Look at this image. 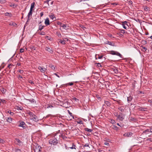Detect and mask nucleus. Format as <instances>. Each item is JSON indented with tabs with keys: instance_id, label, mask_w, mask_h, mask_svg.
I'll use <instances>...</instances> for the list:
<instances>
[{
	"instance_id": "nucleus-1",
	"label": "nucleus",
	"mask_w": 152,
	"mask_h": 152,
	"mask_svg": "<svg viewBox=\"0 0 152 152\" xmlns=\"http://www.w3.org/2000/svg\"><path fill=\"white\" fill-rule=\"evenodd\" d=\"M58 142V140L55 137H53L49 140V143L52 145H56Z\"/></svg>"
},
{
	"instance_id": "nucleus-2",
	"label": "nucleus",
	"mask_w": 152,
	"mask_h": 152,
	"mask_svg": "<svg viewBox=\"0 0 152 152\" xmlns=\"http://www.w3.org/2000/svg\"><path fill=\"white\" fill-rule=\"evenodd\" d=\"M110 53L113 55H116L117 56H119L120 57L122 58V56L118 52L115 51H111Z\"/></svg>"
},
{
	"instance_id": "nucleus-3",
	"label": "nucleus",
	"mask_w": 152,
	"mask_h": 152,
	"mask_svg": "<svg viewBox=\"0 0 152 152\" xmlns=\"http://www.w3.org/2000/svg\"><path fill=\"white\" fill-rule=\"evenodd\" d=\"M41 147L39 146H36L34 149V151L35 152H40Z\"/></svg>"
},
{
	"instance_id": "nucleus-4",
	"label": "nucleus",
	"mask_w": 152,
	"mask_h": 152,
	"mask_svg": "<svg viewBox=\"0 0 152 152\" xmlns=\"http://www.w3.org/2000/svg\"><path fill=\"white\" fill-rule=\"evenodd\" d=\"M15 142L16 144L19 145H22V142L19 139L15 138Z\"/></svg>"
},
{
	"instance_id": "nucleus-5",
	"label": "nucleus",
	"mask_w": 152,
	"mask_h": 152,
	"mask_svg": "<svg viewBox=\"0 0 152 152\" xmlns=\"http://www.w3.org/2000/svg\"><path fill=\"white\" fill-rule=\"evenodd\" d=\"M38 68L43 73H44L45 71L46 70V68H44L43 67L41 66H39Z\"/></svg>"
},
{
	"instance_id": "nucleus-6",
	"label": "nucleus",
	"mask_w": 152,
	"mask_h": 152,
	"mask_svg": "<svg viewBox=\"0 0 152 152\" xmlns=\"http://www.w3.org/2000/svg\"><path fill=\"white\" fill-rule=\"evenodd\" d=\"M126 25L127 27H129L127 23V22L126 21L124 22L122 24L123 27L124 28L126 29L127 26H126Z\"/></svg>"
},
{
	"instance_id": "nucleus-7",
	"label": "nucleus",
	"mask_w": 152,
	"mask_h": 152,
	"mask_svg": "<svg viewBox=\"0 0 152 152\" xmlns=\"http://www.w3.org/2000/svg\"><path fill=\"white\" fill-rule=\"evenodd\" d=\"M25 126V123L23 121H21L19 125V126L22 127L24 129H25L26 128Z\"/></svg>"
},
{
	"instance_id": "nucleus-8",
	"label": "nucleus",
	"mask_w": 152,
	"mask_h": 152,
	"mask_svg": "<svg viewBox=\"0 0 152 152\" xmlns=\"http://www.w3.org/2000/svg\"><path fill=\"white\" fill-rule=\"evenodd\" d=\"M45 49L46 50H47L51 53H52L53 52V50H52L51 48H50L48 47H46Z\"/></svg>"
},
{
	"instance_id": "nucleus-9",
	"label": "nucleus",
	"mask_w": 152,
	"mask_h": 152,
	"mask_svg": "<svg viewBox=\"0 0 152 152\" xmlns=\"http://www.w3.org/2000/svg\"><path fill=\"white\" fill-rule=\"evenodd\" d=\"M61 26L63 28L66 30L69 29V26H67L66 24H64L62 23V25H61Z\"/></svg>"
},
{
	"instance_id": "nucleus-10",
	"label": "nucleus",
	"mask_w": 152,
	"mask_h": 152,
	"mask_svg": "<svg viewBox=\"0 0 152 152\" xmlns=\"http://www.w3.org/2000/svg\"><path fill=\"white\" fill-rule=\"evenodd\" d=\"M132 132H129L124 134V135L125 136H127L128 137H130L132 135Z\"/></svg>"
},
{
	"instance_id": "nucleus-11",
	"label": "nucleus",
	"mask_w": 152,
	"mask_h": 152,
	"mask_svg": "<svg viewBox=\"0 0 152 152\" xmlns=\"http://www.w3.org/2000/svg\"><path fill=\"white\" fill-rule=\"evenodd\" d=\"M41 21L39 23V30L40 31H41L42 29H43L45 27V26H42L41 25H40V24L41 23Z\"/></svg>"
},
{
	"instance_id": "nucleus-12",
	"label": "nucleus",
	"mask_w": 152,
	"mask_h": 152,
	"mask_svg": "<svg viewBox=\"0 0 152 152\" xmlns=\"http://www.w3.org/2000/svg\"><path fill=\"white\" fill-rule=\"evenodd\" d=\"M45 23L46 25H48L50 24L49 20L48 18H47L45 20Z\"/></svg>"
},
{
	"instance_id": "nucleus-13",
	"label": "nucleus",
	"mask_w": 152,
	"mask_h": 152,
	"mask_svg": "<svg viewBox=\"0 0 152 152\" xmlns=\"http://www.w3.org/2000/svg\"><path fill=\"white\" fill-rule=\"evenodd\" d=\"M147 108L146 107H140L138 108V109L140 111H146V110H144V109H147Z\"/></svg>"
},
{
	"instance_id": "nucleus-14",
	"label": "nucleus",
	"mask_w": 152,
	"mask_h": 152,
	"mask_svg": "<svg viewBox=\"0 0 152 152\" xmlns=\"http://www.w3.org/2000/svg\"><path fill=\"white\" fill-rule=\"evenodd\" d=\"M34 7V3H33L31 4V6L30 10L32 11Z\"/></svg>"
},
{
	"instance_id": "nucleus-15",
	"label": "nucleus",
	"mask_w": 152,
	"mask_h": 152,
	"mask_svg": "<svg viewBox=\"0 0 152 152\" xmlns=\"http://www.w3.org/2000/svg\"><path fill=\"white\" fill-rule=\"evenodd\" d=\"M95 58L96 59H97L98 58L99 59H101L102 58V56H99V55L96 54L95 55Z\"/></svg>"
},
{
	"instance_id": "nucleus-16",
	"label": "nucleus",
	"mask_w": 152,
	"mask_h": 152,
	"mask_svg": "<svg viewBox=\"0 0 152 152\" xmlns=\"http://www.w3.org/2000/svg\"><path fill=\"white\" fill-rule=\"evenodd\" d=\"M32 10H30L29 12L28 15V18H30V16H31L32 14Z\"/></svg>"
},
{
	"instance_id": "nucleus-17",
	"label": "nucleus",
	"mask_w": 152,
	"mask_h": 152,
	"mask_svg": "<svg viewBox=\"0 0 152 152\" xmlns=\"http://www.w3.org/2000/svg\"><path fill=\"white\" fill-rule=\"evenodd\" d=\"M132 99V97L131 96H129L127 97V101L129 102H130Z\"/></svg>"
},
{
	"instance_id": "nucleus-18",
	"label": "nucleus",
	"mask_w": 152,
	"mask_h": 152,
	"mask_svg": "<svg viewBox=\"0 0 152 152\" xmlns=\"http://www.w3.org/2000/svg\"><path fill=\"white\" fill-rule=\"evenodd\" d=\"M49 67H50L52 69L54 70L55 69V67L54 66L51 64H50L49 65Z\"/></svg>"
},
{
	"instance_id": "nucleus-19",
	"label": "nucleus",
	"mask_w": 152,
	"mask_h": 152,
	"mask_svg": "<svg viewBox=\"0 0 152 152\" xmlns=\"http://www.w3.org/2000/svg\"><path fill=\"white\" fill-rule=\"evenodd\" d=\"M12 120V118H8L7 119V121L8 122L11 123Z\"/></svg>"
},
{
	"instance_id": "nucleus-20",
	"label": "nucleus",
	"mask_w": 152,
	"mask_h": 152,
	"mask_svg": "<svg viewBox=\"0 0 152 152\" xmlns=\"http://www.w3.org/2000/svg\"><path fill=\"white\" fill-rule=\"evenodd\" d=\"M105 104L108 106L110 105V103L107 101L105 102Z\"/></svg>"
},
{
	"instance_id": "nucleus-21",
	"label": "nucleus",
	"mask_w": 152,
	"mask_h": 152,
	"mask_svg": "<svg viewBox=\"0 0 152 152\" xmlns=\"http://www.w3.org/2000/svg\"><path fill=\"white\" fill-rule=\"evenodd\" d=\"M147 48L145 47H142V51H145L146 50H147Z\"/></svg>"
},
{
	"instance_id": "nucleus-22",
	"label": "nucleus",
	"mask_w": 152,
	"mask_h": 152,
	"mask_svg": "<svg viewBox=\"0 0 152 152\" xmlns=\"http://www.w3.org/2000/svg\"><path fill=\"white\" fill-rule=\"evenodd\" d=\"M85 130L86 131L89 132H91V129H89L87 128H86L85 129Z\"/></svg>"
},
{
	"instance_id": "nucleus-23",
	"label": "nucleus",
	"mask_w": 152,
	"mask_h": 152,
	"mask_svg": "<svg viewBox=\"0 0 152 152\" xmlns=\"http://www.w3.org/2000/svg\"><path fill=\"white\" fill-rule=\"evenodd\" d=\"M118 109L121 111V112H123L124 111V109L123 108V107H120L118 108Z\"/></svg>"
},
{
	"instance_id": "nucleus-24",
	"label": "nucleus",
	"mask_w": 152,
	"mask_h": 152,
	"mask_svg": "<svg viewBox=\"0 0 152 152\" xmlns=\"http://www.w3.org/2000/svg\"><path fill=\"white\" fill-rule=\"evenodd\" d=\"M15 152H21V150L18 149H15Z\"/></svg>"
},
{
	"instance_id": "nucleus-25",
	"label": "nucleus",
	"mask_w": 152,
	"mask_h": 152,
	"mask_svg": "<svg viewBox=\"0 0 152 152\" xmlns=\"http://www.w3.org/2000/svg\"><path fill=\"white\" fill-rule=\"evenodd\" d=\"M60 42L62 44H64L65 43V41L61 40L60 41Z\"/></svg>"
},
{
	"instance_id": "nucleus-26",
	"label": "nucleus",
	"mask_w": 152,
	"mask_h": 152,
	"mask_svg": "<svg viewBox=\"0 0 152 152\" xmlns=\"http://www.w3.org/2000/svg\"><path fill=\"white\" fill-rule=\"evenodd\" d=\"M75 145H74V144H73L72 145V147H69V148L71 149H75Z\"/></svg>"
},
{
	"instance_id": "nucleus-27",
	"label": "nucleus",
	"mask_w": 152,
	"mask_h": 152,
	"mask_svg": "<svg viewBox=\"0 0 152 152\" xmlns=\"http://www.w3.org/2000/svg\"><path fill=\"white\" fill-rule=\"evenodd\" d=\"M68 111L70 115L72 116V117L73 118H74V116H72V113H71L69 110H68Z\"/></svg>"
},
{
	"instance_id": "nucleus-28",
	"label": "nucleus",
	"mask_w": 152,
	"mask_h": 152,
	"mask_svg": "<svg viewBox=\"0 0 152 152\" xmlns=\"http://www.w3.org/2000/svg\"><path fill=\"white\" fill-rule=\"evenodd\" d=\"M57 35L60 37H61V35L60 33L58 32H57Z\"/></svg>"
},
{
	"instance_id": "nucleus-29",
	"label": "nucleus",
	"mask_w": 152,
	"mask_h": 152,
	"mask_svg": "<svg viewBox=\"0 0 152 152\" xmlns=\"http://www.w3.org/2000/svg\"><path fill=\"white\" fill-rule=\"evenodd\" d=\"M147 132H150V129H147L143 131V133H145Z\"/></svg>"
},
{
	"instance_id": "nucleus-30",
	"label": "nucleus",
	"mask_w": 152,
	"mask_h": 152,
	"mask_svg": "<svg viewBox=\"0 0 152 152\" xmlns=\"http://www.w3.org/2000/svg\"><path fill=\"white\" fill-rule=\"evenodd\" d=\"M121 33L123 34H124L125 33V30L123 29L121 30Z\"/></svg>"
},
{
	"instance_id": "nucleus-31",
	"label": "nucleus",
	"mask_w": 152,
	"mask_h": 152,
	"mask_svg": "<svg viewBox=\"0 0 152 152\" xmlns=\"http://www.w3.org/2000/svg\"><path fill=\"white\" fill-rule=\"evenodd\" d=\"M77 123L78 124H83V121H78L77 122Z\"/></svg>"
},
{
	"instance_id": "nucleus-32",
	"label": "nucleus",
	"mask_w": 152,
	"mask_h": 152,
	"mask_svg": "<svg viewBox=\"0 0 152 152\" xmlns=\"http://www.w3.org/2000/svg\"><path fill=\"white\" fill-rule=\"evenodd\" d=\"M113 71L116 74V73H118V71L117 69H114Z\"/></svg>"
},
{
	"instance_id": "nucleus-33",
	"label": "nucleus",
	"mask_w": 152,
	"mask_h": 152,
	"mask_svg": "<svg viewBox=\"0 0 152 152\" xmlns=\"http://www.w3.org/2000/svg\"><path fill=\"white\" fill-rule=\"evenodd\" d=\"M29 100L30 102H31L34 103L35 102V100L34 99H29Z\"/></svg>"
},
{
	"instance_id": "nucleus-34",
	"label": "nucleus",
	"mask_w": 152,
	"mask_h": 152,
	"mask_svg": "<svg viewBox=\"0 0 152 152\" xmlns=\"http://www.w3.org/2000/svg\"><path fill=\"white\" fill-rule=\"evenodd\" d=\"M144 10L145 11H148L149 10V8H148V7H146L144 8Z\"/></svg>"
},
{
	"instance_id": "nucleus-35",
	"label": "nucleus",
	"mask_w": 152,
	"mask_h": 152,
	"mask_svg": "<svg viewBox=\"0 0 152 152\" xmlns=\"http://www.w3.org/2000/svg\"><path fill=\"white\" fill-rule=\"evenodd\" d=\"M118 118H119V119L120 120H122L123 119V118L122 117H121L120 115H119L118 116Z\"/></svg>"
},
{
	"instance_id": "nucleus-36",
	"label": "nucleus",
	"mask_w": 152,
	"mask_h": 152,
	"mask_svg": "<svg viewBox=\"0 0 152 152\" xmlns=\"http://www.w3.org/2000/svg\"><path fill=\"white\" fill-rule=\"evenodd\" d=\"M4 141L3 140L1 139L0 138V142L2 143H4Z\"/></svg>"
},
{
	"instance_id": "nucleus-37",
	"label": "nucleus",
	"mask_w": 152,
	"mask_h": 152,
	"mask_svg": "<svg viewBox=\"0 0 152 152\" xmlns=\"http://www.w3.org/2000/svg\"><path fill=\"white\" fill-rule=\"evenodd\" d=\"M24 51V49H23L21 48L20 50V53H23Z\"/></svg>"
},
{
	"instance_id": "nucleus-38",
	"label": "nucleus",
	"mask_w": 152,
	"mask_h": 152,
	"mask_svg": "<svg viewBox=\"0 0 152 152\" xmlns=\"http://www.w3.org/2000/svg\"><path fill=\"white\" fill-rule=\"evenodd\" d=\"M104 144L107 146L109 145V143L107 142H105Z\"/></svg>"
},
{
	"instance_id": "nucleus-39",
	"label": "nucleus",
	"mask_w": 152,
	"mask_h": 152,
	"mask_svg": "<svg viewBox=\"0 0 152 152\" xmlns=\"http://www.w3.org/2000/svg\"><path fill=\"white\" fill-rule=\"evenodd\" d=\"M0 1L2 2V3H4L6 2V0H0Z\"/></svg>"
},
{
	"instance_id": "nucleus-40",
	"label": "nucleus",
	"mask_w": 152,
	"mask_h": 152,
	"mask_svg": "<svg viewBox=\"0 0 152 152\" xmlns=\"http://www.w3.org/2000/svg\"><path fill=\"white\" fill-rule=\"evenodd\" d=\"M57 24L58 25H60V26H61L62 25V23L60 22H58Z\"/></svg>"
},
{
	"instance_id": "nucleus-41",
	"label": "nucleus",
	"mask_w": 152,
	"mask_h": 152,
	"mask_svg": "<svg viewBox=\"0 0 152 152\" xmlns=\"http://www.w3.org/2000/svg\"><path fill=\"white\" fill-rule=\"evenodd\" d=\"M50 17L53 20V18H54L53 17V15H50Z\"/></svg>"
},
{
	"instance_id": "nucleus-42",
	"label": "nucleus",
	"mask_w": 152,
	"mask_h": 152,
	"mask_svg": "<svg viewBox=\"0 0 152 152\" xmlns=\"http://www.w3.org/2000/svg\"><path fill=\"white\" fill-rule=\"evenodd\" d=\"M148 102L149 103H151V104L152 105V100L149 99L148 100Z\"/></svg>"
},
{
	"instance_id": "nucleus-43",
	"label": "nucleus",
	"mask_w": 152,
	"mask_h": 152,
	"mask_svg": "<svg viewBox=\"0 0 152 152\" xmlns=\"http://www.w3.org/2000/svg\"><path fill=\"white\" fill-rule=\"evenodd\" d=\"M1 102H2L3 103H6V101L5 100H1Z\"/></svg>"
},
{
	"instance_id": "nucleus-44",
	"label": "nucleus",
	"mask_w": 152,
	"mask_h": 152,
	"mask_svg": "<svg viewBox=\"0 0 152 152\" xmlns=\"http://www.w3.org/2000/svg\"><path fill=\"white\" fill-rule=\"evenodd\" d=\"M12 66V65L11 64H10L8 65V67L9 68H10L11 67V66Z\"/></svg>"
},
{
	"instance_id": "nucleus-45",
	"label": "nucleus",
	"mask_w": 152,
	"mask_h": 152,
	"mask_svg": "<svg viewBox=\"0 0 152 152\" xmlns=\"http://www.w3.org/2000/svg\"><path fill=\"white\" fill-rule=\"evenodd\" d=\"M84 146H85V147H88L89 145H88V144H87V143L86 144L84 145Z\"/></svg>"
},
{
	"instance_id": "nucleus-46",
	"label": "nucleus",
	"mask_w": 152,
	"mask_h": 152,
	"mask_svg": "<svg viewBox=\"0 0 152 152\" xmlns=\"http://www.w3.org/2000/svg\"><path fill=\"white\" fill-rule=\"evenodd\" d=\"M68 84L70 86H72L73 85V83H68Z\"/></svg>"
},
{
	"instance_id": "nucleus-47",
	"label": "nucleus",
	"mask_w": 152,
	"mask_h": 152,
	"mask_svg": "<svg viewBox=\"0 0 152 152\" xmlns=\"http://www.w3.org/2000/svg\"><path fill=\"white\" fill-rule=\"evenodd\" d=\"M73 99H74L75 101H77L78 100V99L77 98H76L75 97L74 98H73Z\"/></svg>"
},
{
	"instance_id": "nucleus-48",
	"label": "nucleus",
	"mask_w": 152,
	"mask_h": 152,
	"mask_svg": "<svg viewBox=\"0 0 152 152\" xmlns=\"http://www.w3.org/2000/svg\"><path fill=\"white\" fill-rule=\"evenodd\" d=\"M16 24L15 23H12V25L14 26H15L16 25Z\"/></svg>"
},
{
	"instance_id": "nucleus-49",
	"label": "nucleus",
	"mask_w": 152,
	"mask_h": 152,
	"mask_svg": "<svg viewBox=\"0 0 152 152\" xmlns=\"http://www.w3.org/2000/svg\"><path fill=\"white\" fill-rule=\"evenodd\" d=\"M23 71L22 70H20L19 71L20 72V73H22L23 72Z\"/></svg>"
},
{
	"instance_id": "nucleus-50",
	"label": "nucleus",
	"mask_w": 152,
	"mask_h": 152,
	"mask_svg": "<svg viewBox=\"0 0 152 152\" xmlns=\"http://www.w3.org/2000/svg\"><path fill=\"white\" fill-rule=\"evenodd\" d=\"M40 34L42 35H44L45 34V33L42 32Z\"/></svg>"
},
{
	"instance_id": "nucleus-51",
	"label": "nucleus",
	"mask_w": 152,
	"mask_h": 152,
	"mask_svg": "<svg viewBox=\"0 0 152 152\" xmlns=\"http://www.w3.org/2000/svg\"><path fill=\"white\" fill-rule=\"evenodd\" d=\"M54 75H55L56 76H57V77H59V76L58 75H57V74H56V73H55V74H54Z\"/></svg>"
},
{
	"instance_id": "nucleus-52",
	"label": "nucleus",
	"mask_w": 152,
	"mask_h": 152,
	"mask_svg": "<svg viewBox=\"0 0 152 152\" xmlns=\"http://www.w3.org/2000/svg\"><path fill=\"white\" fill-rule=\"evenodd\" d=\"M43 12H41V13H40V16H41V17L42 16H43Z\"/></svg>"
},
{
	"instance_id": "nucleus-53",
	"label": "nucleus",
	"mask_w": 152,
	"mask_h": 152,
	"mask_svg": "<svg viewBox=\"0 0 152 152\" xmlns=\"http://www.w3.org/2000/svg\"><path fill=\"white\" fill-rule=\"evenodd\" d=\"M10 113L11 115H13L14 114L12 112H10Z\"/></svg>"
},
{
	"instance_id": "nucleus-54",
	"label": "nucleus",
	"mask_w": 152,
	"mask_h": 152,
	"mask_svg": "<svg viewBox=\"0 0 152 152\" xmlns=\"http://www.w3.org/2000/svg\"><path fill=\"white\" fill-rule=\"evenodd\" d=\"M129 3H130V4H132V2L131 1H129Z\"/></svg>"
},
{
	"instance_id": "nucleus-55",
	"label": "nucleus",
	"mask_w": 152,
	"mask_h": 152,
	"mask_svg": "<svg viewBox=\"0 0 152 152\" xmlns=\"http://www.w3.org/2000/svg\"><path fill=\"white\" fill-rule=\"evenodd\" d=\"M117 124L118 125V126H120L121 127V126H121V125H119V123H117Z\"/></svg>"
},
{
	"instance_id": "nucleus-56",
	"label": "nucleus",
	"mask_w": 152,
	"mask_h": 152,
	"mask_svg": "<svg viewBox=\"0 0 152 152\" xmlns=\"http://www.w3.org/2000/svg\"><path fill=\"white\" fill-rule=\"evenodd\" d=\"M150 132H152V129H150Z\"/></svg>"
},
{
	"instance_id": "nucleus-57",
	"label": "nucleus",
	"mask_w": 152,
	"mask_h": 152,
	"mask_svg": "<svg viewBox=\"0 0 152 152\" xmlns=\"http://www.w3.org/2000/svg\"><path fill=\"white\" fill-rule=\"evenodd\" d=\"M111 121V122L112 123H113L115 122V121L114 120H112Z\"/></svg>"
},
{
	"instance_id": "nucleus-58",
	"label": "nucleus",
	"mask_w": 152,
	"mask_h": 152,
	"mask_svg": "<svg viewBox=\"0 0 152 152\" xmlns=\"http://www.w3.org/2000/svg\"><path fill=\"white\" fill-rule=\"evenodd\" d=\"M34 120H35V121L37 120V118H36L34 117Z\"/></svg>"
},
{
	"instance_id": "nucleus-59",
	"label": "nucleus",
	"mask_w": 152,
	"mask_h": 152,
	"mask_svg": "<svg viewBox=\"0 0 152 152\" xmlns=\"http://www.w3.org/2000/svg\"><path fill=\"white\" fill-rule=\"evenodd\" d=\"M22 77L20 76V75H19V78H22Z\"/></svg>"
},
{
	"instance_id": "nucleus-60",
	"label": "nucleus",
	"mask_w": 152,
	"mask_h": 152,
	"mask_svg": "<svg viewBox=\"0 0 152 152\" xmlns=\"http://www.w3.org/2000/svg\"><path fill=\"white\" fill-rule=\"evenodd\" d=\"M53 106L52 105H50V106H49V107H53Z\"/></svg>"
},
{
	"instance_id": "nucleus-61",
	"label": "nucleus",
	"mask_w": 152,
	"mask_h": 152,
	"mask_svg": "<svg viewBox=\"0 0 152 152\" xmlns=\"http://www.w3.org/2000/svg\"><path fill=\"white\" fill-rule=\"evenodd\" d=\"M151 138H149V139H147V140H151Z\"/></svg>"
},
{
	"instance_id": "nucleus-62",
	"label": "nucleus",
	"mask_w": 152,
	"mask_h": 152,
	"mask_svg": "<svg viewBox=\"0 0 152 152\" xmlns=\"http://www.w3.org/2000/svg\"><path fill=\"white\" fill-rule=\"evenodd\" d=\"M22 109H23L22 107L21 108V107H20L19 109H20V110H22Z\"/></svg>"
},
{
	"instance_id": "nucleus-63",
	"label": "nucleus",
	"mask_w": 152,
	"mask_h": 152,
	"mask_svg": "<svg viewBox=\"0 0 152 152\" xmlns=\"http://www.w3.org/2000/svg\"><path fill=\"white\" fill-rule=\"evenodd\" d=\"M113 5H115H115H116L117 4H116V3H113Z\"/></svg>"
},
{
	"instance_id": "nucleus-64",
	"label": "nucleus",
	"mask_w": 152,
	"mask_h": 152,
	"mask_svg": "<svg viewBox=\"0 0 152 152\" xmlns=\"http://www.w3.org/2000/svg\"><path fill=\"white\" fill-rule=\"evenodd\" d=\"M114 126V128H115V129H116V128H117V127L116 126Z\"/></svg>"
}]
</instances>
